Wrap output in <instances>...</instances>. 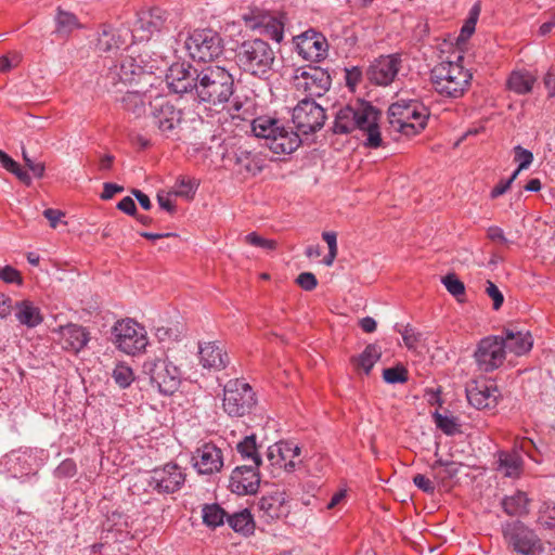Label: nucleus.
Here are the masks:
<instances>
[{"label": "nucleus", "instance_id": "nucleus-1", "mask_svg": "<svg viewBox=\"0 0 555 555\" xmlns=\"http://www.w3.org/2000/svg\"><path fill=\"white\" fill-rule=\"evenodd\" d=\"M166 81L172 92L189 93L194 102L216 112L225 107L235 90L232 74L218 65L199 69L190 63L177 62L169 67Z\"/></svg>", "mask_w": 555, "mask_h": 555}, {"label": "nucleus", "instance_id": "nucleus-2", "mask_svg": "<svg viewBox=\"0 0 555 555\" xmlns=\"http://www.w3.org/2000/svg\"><path fill=\"white\" fill-rule=\"evenodd\" d=\"M382 111L365 100H357L340 106L334 116L332 131L334 134H349L354 130L365 135L363 145L376 150L383 146L379 128Z\"/></svg>", "mask_w": 555, "mask_h": 555}, {"label": "nucleus", "instance_id": "nucleus-3", "mask_svg": "<svg viewBox=\"0 0 555 555\" xmlns=\"http://www.w3.org/2000/svg\"><path fill=\"white\" fill-rule=\"evenodd\" d=\"M235 62L245 74L259 79H268L273 72L275 52L263 39H248L237 46Z\"/></svg>", "mask_w": 555, "mask_h": 555}, {"label": "nucleus", "instance_id": "nucleus-4", "mask_svg": "<svg viewBox=\"0 0 555 555\" xmlns=\"http://www.w3.org/2000/svg\"><path fill=\"white\" fill-rule=\"evenodd\" d=\"M389 127L406 137L422 132L429 117L428 108L415 99H399L387 111Z\"/></svg>", "mask_w": 555, "mask_h": 555}, {"label": "nucleus", "instance_id": "nucleus-5", "mask_svg": "<svg viewBox=\"0 0 555 555\" xmlns=\"http://www.w3.org/2000/svg\"><path fill=\"white\" fill-rule=\"evenodd\" d=\"M473 75L457 62H441L431 70L435 90L444 98H462L470 86Z\"/></svg>", "mask_w": 555, "mask_h": 555}, {"label": "nucleus", "instance_id": "nucleus-6", "mask_svg": "<svg viewBox=\"0 0 555 555\" xmlns=\"http://www.w3.org/2000/svg\"><path fill=\"white\" fill-rule=\"evenodd\" d=\"M142 369L152 387L163 396H172L181 385V370L168 357L147 359Z\"/></svg>", "mask_w": 555, "mask_h": 555}, {"label": "nucleus", "instance_id": "nucleus-7", "mask_svg": "<svg viewBox=\"0 0 555 555\" xmlns=\"http://www.w3.org/2000/svg\"><path fill=\"white\" fill-rule=\"evenodd\" d=\"M257 402L256 392L244 379H230L223 387L222 408L230 417L251 414Z\"/></svg>", "mask_w": 555, "mask_h": 555}, {"label": "nucleus", "instance_id": "nucleus-8", "mask_svg": "<svg viewBox=\"0 0 555 555\" xmlns=\"http://www.w3.org/2000/svg\"><path fill=\"white\" fill-rule=\"evenodd\" d=\"M185 49L192 60L208 63L223 54L224 42L216 30L210 28L195 29L186 38Z\"/></svg>", "mask_w": 555, "mask_h": 555}, {"label": "nucleus", "instance_id": "nucleus-9", "mask_svg": "<svg viewBox=\"0 0 555 555\" xmlns=\"http://www.w3.org/2000/svg\"><path fill=\"white\" fill-rule=\"evenodd\" d=\"M502 534L508 548L520 555H541L544 550L538 534L520 520L502 525Z\"/></svg>", "mask_w": 555, "mask_h": 555}, {"label": "nucleus", "instance_id": "nucleus-10", "mask_svg": "<svg viewBox=\"0 0 555 555\" xmlns=\"http://www.w3.org/2000/svg\"><path fill=\"white\" fill-rule=\"evenodd\" d=\"M326 118L325 109L311 98L299 101L292 112V121L296 130L302 135L321 130Z\"/></svg>", "mask_w": 555, "mask_h": 555}, {"label": "nucleus", "instance_id": "nucleus-11", "mask_svg": "<svg viewBox=\"0 0 555 555\" xmlns=\"http://www.w3.org/2000/svg\"><path fill=\"white\" fill-rule=\"evenodd\" d=\"M112 340L120 351L127 354H135L144 350L147 345L144 328L132 319L120 320L114 324Z\"/></svg>", "mask_w": 555, "mask_h": 555}, {"label": "nucleus", "instance_id": "nucleus-12", "mask_svg": "<svg viewBox=\"0 0 555 555\" xmlns=\"http://www.w3.org/2000/svg\"><path fill=\"white\" fill-rule=\"evenodd\" d=\"M151 124L157 128L162 134L169 138L175 129L182 121V112L178 109L165 95L155 96L150 101Z\"/></svg>", "mask_w": 555, "mask_h": 555}, {"label": "nucleus", "instance_id": "nucleus-13", "mask_svg": "<svg viewBox=\"0 0 555 555\" xmlns=\"http://www.w3.org/2000/svg\"><path fill=\"white\" fill-rule=\"evenodd\" d=\"M475 362L479 371L491 373L503 365L506 353L504 343L499 335L483 337L477 344L474 352Z\"/></svg>", "mask_w": 555, "mask_h": 555}, {"label": "nucleus", "instance_id": "nucleus-14", "mask_svg": "<svg viewBox=\"0 0 555 555\" xmlns=\"http://www.w3.org/2000/svg\"><path fill=\"white\" fill-rule=\"evenodd\" d=\"M186 475L176 463H167L150 472L147 485L158 494L178 492L185 482Z\"/></svg>", "mask_w": 555, "mask_h": 555}, {"label": "nucleus", "instance_id": "nucleus-15", "mask_svg": "<svg viewBox=\"0 0 555 555\" xmlns=\"http://www.w3.org/2000/svg\"><path fill=\"white\" fill-rule=\"evenodd\" d=\"M222 160L225 166H231L237 175L244 178L257 176L264 167L262 157L244 146L225 149L222 153Z\"/></svg>", "mask_w": 555, "mask_h": 555}, {"label": "nucleus", "instance_id": "nucleus-16", "mask_svg": "<svg viewBox=\"0 0 555 555\" xmlns=\"http://www.w3.org/2000/svg\"><path fill=\"white\" fill-rule=\"evenodd\" d=\"M152 66L143 64L141 56L133 57L127 55L122 57L119 65L109 72V77L113 83L121 82L124 85H131L132 82L152 86Z\"/></svg>", "mask_w": 555, "mask_h": 555}, {"label": "nucleus", "instance_id": "nucleus-17", "mask_svg": "<svg viewBox=\"0 0 555 555\" xmlns=\"http://www.w3.org/2000/svg\"><path fill=\"white\" fill-rule=\"evenodd\" d=\"M169 12L154 7L141 11L133 27V37L140 41L150 40L153 35L169 30Z\"/></svg>", "mask_w": 555, "mask_h": 555}, {"label": "nucleus", "instance_id": "nucleus-18", "mask_svg": "<svg viewBox=\"0 0 555 555\" xmlns=\"http://www.w3.org/2000/svg\"><path fill=\"white\" fill-rule=\"evenodd\" d=\"M401 64L400 53L380 55L369 65L365 77L373 85L387 87L393 82Z\"/></svg>", "mask_w": 555, "mask_h": 555}, {"label": "nucleus", "instance_id": "nucleus-19", "mask_svg": "<svg viewBox=\"0 0 555 555\" xmlns=\"http://www.w3.org/2000/svg\"><path fill=\"white\" fill-rule=\"evenodd\" d=\"M260 520L271 524L282 517H286L289 513L287 505V494L283 490H274L263 494L253 505Z\"/></svg>", "mask_w": 555, "mask_h": 555}, {"label": "nucleus", "instance_id": "nucleus-20", "mask_svg": "<svg viewBox=\"0 0 555 555\" xmlns=\"http://www.w3.org/2000/svg\"><path fill=\"white\" fill-rule=\"evenodd\" d=\"M297 53L306 61L320 62L327 56L328 43L325 36L313 28L294 37Z\"/></svg>", "mask_w": 555, "mask_h": 555}, {"label": "nucleus", "instance_id": "nucleus-21", "mask_svg": "<svg viewBox=\"0 0 555 555\" xmlns=\"http://www.w3.org/2000/svg\"><path fill=\"white\" fill-rule=\"evenodd\" d=\"M246 25L251 29H262V34L270 37L276 42H281L284 38V25L286 16L281 13L279 16L270 14L255 13L245 14L243 16Z\"/></svg>", "mask_w": 555, "mask_h": 555}, {"label": "nucleus", "instance_id": "nucleus-22", "mask_svg": "<svg viewBox=\"0 0 555 555\" xmlns=\"http://www.w3.org/2000/svg\"><path fill=\"white\" fill-rule=\"evenodd\" d=\"M260 486L258 466L242 465L235 467L230 476V489L238 495L254 494Z\"/></svg>", "mask_w": 555, "mask_h": 555}, {"label": "nucleus", "instance_id": "nucleus-23", "mask_svg": "<svg viewBox=\"0 0 555 555\" xmlns=\"http://www.w3.org/2000/svg\"><path fill=\"white\" fill-rule=\"evenodd\" d=\"M499 337L504 343L505 353L509 352L516 357L527 354L533 346L530 332L518 330L515 325L503 327Z\"/></svg>", "mask_w": 555, "mask_h": 555}, {"label": "nucleus", "instance_id": "nucleus-24", "mask_svg": "<svg viewBox=\"0 0 555 555\" xmlns=\"http://www.w3.org/2000/svg\"><path fill=\"white\" fill-rule=\"evenodd\" d=\"M194 467L201 475L218 473L223 467L221 449L214 443H205L198 448L193 456Z\"/></svg>", "mask_w": 555, "mask_h": 555}, {"label": "nucleus", "instance_id": "nucleus-25", "mask_svg": "<svg viewBox=\"0 0 555 555\" xmlns=\"http://www.w3.org/2000/svg\"><path fill=\"white\" fill-rule=\"evenodd\" d=\"M498 387L473 380L466 386L468 403L477 410L493 409L496 405Z\"/></svg>", "mask_w": 555, "mask_h": 555}, {"label": "nucleus", "instance_id": "nucleus-26", "mask_svg": "<svg viewBox=\"0 0 555 555\" xmlns=\"http://www.w3.org/2000/svg\"><path fill=\"white\" fill-rule=\"evenodd\" d=\"M297 78L304 80L302 88L310 96H322L331 87L332 78L326 69L318 66H309L299 69Z\"/></svg>", "mask_w": 555, "mask_h": 555}, {"label": "nucleus", "instance_id": "nucleus-27", "mask_svg": "<svg viewBox=\"0 0 555 555\" xmlns=\"http://www.w3.org/2000/svg\"><path fill=\"white\" fill-rule=\"evenodd\" d=\"M199 363L204 369L221 371L230 362L223 347L217 341H208L198 345Z\"/></svg>", "mask_w": 555, "mask_h": 555}, {"label": "nucleus", "instance_id": "nucleus-28", "mask_svg": "<svg viewBox=\"0 0 555 555\" xmlns=\"http://www.w3.org/2000/svg\"><path fill=\"white\" fill-rule=\"evenodd\" d=\"M288 451H293V457L300 455L301 449L291 441H280L270 446L267 450V459L271 466L284 467L286 472H293L296 467V463L293 460L287 461L289 454Z\"/></svg>", "mask_w": 555, "mask_h": 555}, {"label": "nucleus", "instance_id": "nucleus-29", "mask_svg": "<svg viewBox=\"0 0 555 555\" xmlns=\"http://www.w3.org/2000/svg\"><path fill=\"white\" fill-rule=\"evenodd\" d=\"M496 470L507 478H520L524 473V460L517 447L496 452Z\"/></svg>", "mask_w": 555, "mask_h": 555}, {"label": "nucleus", "instance_id": "nucleus-30", "mask_svg": "<svg viewBox=\"0 0 555 555\" xmlns=\"http://www.w3.org/2000/svg\"><path fill=\"white\" fill-rule=\"evenodd\" d=\"M301 144L300 133L298 131L287 130L283 125L271 135L267 143L268 147L275 154H291Z\"/></svg>", "mask_w": 555, "mask_h": 555}, {"label": "nucleus", "instance_id": "nucleus-31", "mask_svg": "<svg viewBox=\"0 0 555 555\" xmlns=\"http://www.w3.org/2000/svg\"><path fill=\"white\" fill-rule=\"evenodd\" d=\"M62 346L67 351L79 352L90 340V333L78 324H68L61 327Z\"/></svg>", "mask_w": 555, "mask_h": 555}, {"label": "nucleus", "instance_id": "nucleus-32", "mask_svg": "<svg viewBox=\"0 0 555 555\" xmlns=\"http://www.w3.org/2000/svg\"><path fill=\"white\" fill-rule=\"evenodd\" d=\"M13 310L18 324L27 328H35L43 322L40 308L29 299L16 301L13 305Z\"/></svg>", "mask_w": 555, "mask_h": 555}, {"label": "nucleus", "instance_id": "nucleus-33", "mask_svg": "<svg viewBox=\"0 0 555 555\" xmlns=\"http://www.w3.org/2000/svg\"><path fill=\"white\" fill-rule=\"evenodd\" d=\"M530 503L528 494L525 491L517 490L511 495H505L501 501V506L508 516H527L530 513Z\"/></svg>", "mask_w": 555, "mask_h": 555}, {"label": "nucleus", "instance_id": "nucleus-34", "mask_svg": "<svg viewBox=\"0 0 555 555\" xmlns=\"http://www.w3.org/2000/svg\"><path fill=\"white\" fill-rule=\"evenodd\" d=\"M462 463L455 461L436 460L431 465L433 477L438 486L448 487L450 481L457 476Z\"/></svg>", "mask_w": 555, "mask_h": 555}, {"label": "nucleus", "instance_id": "nucleus-35", "mask_svg": "<svg viewBox=\"0 0 555 555\" xmlns=\"http://www.w3.org/2000/svg\"><path fill=\"white\" fill-rule=\"evenodd\" d=\"M537 77L528 70H513L506 81L507 89L518 95L532 91Z\"/></svg>", "mask_w": 555, "mask_h": 555}, {"label": "nucleus", "instance_id": "nucleus-36", "mask_svg": "<svg viewBox=\"0 0 555 555\" xmlns=\"http://www.w3.org/2000/svg\"><path fill=\"white\" fill-rule=\"evenodd\" d=\"M125 41L118 31L109 24H101L96 47L102 52H111L119 49Z\"/></svg>", "mask_w": 555, "mask_h": 555}, {"label": "nucleus", "instance_id": "nucleus-37", "mask_svg": "<svg viewBox=\"0 0 555 555\" xmlns=\"http://www.w3.org/2000/svg\"><path fill=\"white\" fill-rule=\"evenodd\" d=\"M260 446L257 443V436L255 434L247 435L236 444V451L241 455L242 460L250 461V466L260 467L262 463L261 455L259 453Z\"/></svg>", "mask_w": 555, "mask_h": 555}, {"label": "nucleus", "instance_id": "nucleus-38", "mask_svg": "<svg viewBox=\"0 0 555 555\" xmlns=\"http://www.w3.org/2000/svg\"><path fill=\"white\" fill-rule=\"evenodd\" d=\"M380 357V348L376 344H369L358 357L351 358V363L356 369H361L365 375H369Z\"/></svg>", "mask_w": 555, "mask_h": 555}, {"label": "nucleus", "instance_id": "nucleus-39", "mask_svg": "<svg viewBox=\"0 0 555 555\" xmlns=\"http://www.w3.org/2000/svg\"><path fill=\"white\" fill-rule=\"evenodd\" d=\"M227 521L235 532L245 537L253 534L255 531V520L247 508L229 515Z\"/></svg>", "mask_w": 555, "mask_h": 555}, {"label": "nucleus", "instance_id": "nucleus-40", "mask_svg": "<svg viewBox=\"0 0 555 555\" xmlns=\"http://www.w3.org/2000/svg\"><path fill=\"white\" fill-rule=\"evenodd\" d=\"M55 33L60 36H69L75 29L82 28L78 17L69 12L63 10L61 7L56 9L55 14Z\"/></svg>", "mask_w": 555, "mask_h": 555}, {"label": "nucleus", "instance_id": "nucleus-41", "mask_svg": "<svg viewBox=\"0 0 555 555\" xmlns=\"http://www.w3.org/2000/svg\"><path fill=\"white\" fill-rule=\"evenodd\" d=\"M145 98L146 91L144 89H134L126 90L119 101L126 111L139 116L144 112Z\"/></svg>", "mask_w": 555, "mask_h": 555}, {"label": "nucleus", "instance_id": "nucleus-42", "mask_svg": "<svg viewBox=\"0 0 555 555\" xmlns=\"http://www.w3.org/2000/svg\"><path fill=\"white\" fill-rule=\"evenodd\" d=\"M280 126L279 120L267 116H260L253 120L251 129L256 137L266 139L268 143L271 135L278 131Z\"/></svg>", "mask_w": 555, "mask_h": 555}, {"label": "nucleus", "instance_id": "nucleus-43", "mask_svg": "<svg viewBox=\"0 0 555 555\" xmlns=\"http://www.w3.org/2000/svg\"><path fill=\"white\" fill-rule=\"evenodd\" d=\"M227 512L218 504H206L203 508V522L209 528H217L228 518Z\"/></svg>", "mask_w": 555, "mask_h": 555}, {"label": "nucleus", "instance_id": "nucleus-44", "mask_svg": "<svg viewBox=\"0 0 555 555\" xmlns=\"http://www.w3.org/2000/svg\"><path fill=\"white\" fill-rule=\"evenodd\" d=\"M538 524L545 529L555 530V502L543 501L538 511Z\"/></svg>", "mask_w": 555, "mask_h": 555}, {"label": "nucleus", "instance_id": "nucleus-45", "mask_svg": "<svg viewBox=\"0 0 555 555\" xmlns=\"http://www.w3.org/2000/svg\"><path fill=\"white\" fill-rule=\"evenodd\" d=\"M434 422L438 429H440L447 436H453L459 433L460 424L457 418L454 416H448L435 411L433 413Z\"/></svg>", "mask_w": 555, "mask_h": 555}, {"label": "nucleus", "instance_id": "nucleus-46", "mask_svg": "<svg viewBox=\"0 0 555 555\" xmlns=\"http://www.w3.org/2000/svg\"><path fill=\"white\" fill-rule=\"evenodd\" d=\"M481 7L476 2L469 10L468 16L461 28L459 36L460 41H466L475 31L478 17L480 15Z\"/></svg>", "mask_w": 555, "mask_h": 555}, {"label": "nucleus", "instance_id": "nucleus-47", "mask_svg": "<svg viewBox=\"0 0 555 555\" xmlns=\"http://www.w3.org/2000/svg\"><path fill=\"white\" fill-rule=\"evenodd\" d=\"M383 379L390 385L404 384L409 380V371L403 364L398 363L383 370Z\"/></svg>", "mask_w": 555, "mask_h": 555}, {"label": "nucleus", "instance_id": "nucleus-48", "mask_svg": "<svg viewBox=\"0 0 555 555\" xmlns=\"http://www.w3.org/2000/svg\"><path fill=\"white\" fill-rule=\"evenodd\" d=\"M112 377L120 388L129 387L134 380V374L130 366L125 363H118L113 370Z\"/></svg>", "mask_w": 555, "mask_h": 555}, {"label": "nucleus", "instance_id": "nucleus-49", "mask_svg": "<svg viewBox=\"0 0 555 555\" xmlns=\"http://www.w3.org/2000/svg\"><path fill=\"white\" fill-rule=\"evenodd\" d=\"M442 284L446 286L448 292L456 297L460 301V296L465 295V285L454 273H449L442 278Z\"/></svg>", "mask_w": 555, "mask_h": 555}, {"label": "nucleus", "instance_id": "nucleus-50", "mask_svg": "<svg viewBox=\"0 0 555 555\" xmlns=\"http://www.w3.org/2000/svg\"><path fill=\"white\" fill-rule=\"evenodd\" d=\"M77 470L76 462L73 459H65L54 469L53 475L57 479L73 478Z\"/></svg>", "mask_w": 555, "mask_h": 555}, {"label": "nucleus", "instance_id": "nucleus-51", "mask_svg": "<svg viewBox=\"0 0 555 555\" xmlns=\"http://www.w3.org/2000/svg\"><path fill=\"white\" fill-rule=\"evenodd\" d=\"M245 243L267 250H274L278 247L276 241L264 238L256 232L248 233L245 236Z\"/></svg>", "mask_w": 555, "mask_h": 555}, {"label": "nucleus", "instance_id": "nucleus-52", "mask_svg": "<svg viewBox=\"0 0 555 555\" xmlns=\"http://www.w3.org/2000/svg\"><path fill=\"white\" fill-rule=\"evenodd\" d=\"M514 160L518 163V171H522L532 164L533 154L531 151L517 145L514 147Z\"/></svg>", "mask_w": 555, "mask_h": 555}, {"label": "nucleus", "instance_id": "nucleus-53", "mask_svg": "<svg viewBox=\"0 0 555 555\" xmlns=\"http://www.w3.org/2000/svg\"><path fill=\"white\" fill-rule=\"evenodd\" d=\"M363 79V72L359 66H352L350 68H345V82L347 88L354 92L358 85Z\"/></svg>", "mask_w": 555, "mask_h": 555}, {"label": "nucleus", "instance_id": "nucleus-54", "mask_svg": "<svg viewBox=\"0 0 555 555\" xmlns=\"http://www.w3.org/2000/svg\"><path fill=\"white\" fill-rule=\"evenodd\" d=\"M486 294L493 301L492 308L494 310H499L504 302V296L502 292L499 289V287L490 280H487L486 282Z\"/></svg>", "mask_w": 555, "mask_h": 555}, {"label": "nucleus", "instance_id": "nucleus-55", "mask_svg": "<svg viewBox=\"0 0 555 555\" xmlns=\"http://www.w3.org/2000/svg\"><path fill=\"white\" fill-rule=\"evenodd\" d=\"M413 483L426 494H434L436 490V481L423 474H416L413 477Z\"/></svg>", "mask_w": 555, "mask_h": 555}, {"label": "nucleus", "instance_id": "nucleus-56", "mask_svg": "<svg viewBox=\"0 0 555 555\" xmlns=\"http://www.w3.org/2000/svg\"><path fill=\"white\" fill-rule=\"evenodd\" d=\"M0 280L10 284H23V276L21 272L11 266H5L0 270Z\"/></svg>", "mask_w": 555, "mask_h": 555}, {"label": "nucleus", "instance_id": "nucleus-57", "mask_svg": "<svg viewBox=\"0 0 555 555\" xmlns=\"http://www.w3.org/2000/svg\"><path fill=\"white\" fill-rule=\"evenodd\" d=\"M296 283L305 291H313L318 285V280L315 275L311 272H302L297 279Z\"/></svg>", "mask_w": 555, "mask_h": 555}, {"label": "nucleus", "instance_id": "nucleus-58", "mask_svg": "<svg viewBox=\"0 0 555 555\" xmlns=\"http://www.w3.org/2000/svg\"><path fill=\"white\" fill-rule=\"evenodd\" d=\"M117 209L125 212L128 216H137V206L134 201L130 196L124 197L118 204Z\"/></svg>", "mask_w": 555, "mask_h": 555}, {"label": "nucleus", "instance_id": "nucleus-59", "mask_svg": "<svg viewBox=\"0 0 555 555\" xmlns=\"http://www.w3.org/2000/svg\"><path fill=\"white\" fill-rule=\"evenodd\" d=\"M124 191V186L112 183V182H105L103 184V192L101 194V199L108 201L111 199L116 193H121Z\"/></svg>", "mask_w": 555, "mask_h": 555}, {"label": "nucleus", "instance_id": "nucleus-60", "mask_svg": "<svg viewBox=\"0 0 555 555\" xmlns=\"http://www.w3.org/2000/svg\"><path fill=\"white\" fill-rule=\"evenodd\" d=\"M487 236L492 242H498L501 244H507L508 240L504 235L503 230L498 225H492L487 230Z\"/></svg>", "mask_w": 555, "mask_h": 555}, {"label": "nucleus", "instance_id": "nucleus-61", "mask_svg": "<svg viewBox=\"0 0 555 555\" xmlns=\"http://www.w3.org/2000/svg\"><path fill=\"white\" fill-rule=\"evenodd\" d=\"M12 310V299L8 295L0 293V319H5L7 317H9Z\"/></svg>", "mask_w": 555, "mask_h": 555}, {"label": "nucleus", "instance_id": "nucleus-62", "mask_svg": "<svg viewBox=\"0 0 555 555\" xmlns=\"http://www.w3.org/2000/svg\"><path fill=\"white\" fill-rule=\"evenodd\" d=\"M511 186H512L511 180H507V179L500 180L499 183L494 188H492V190L490 191V195H489L490 198L495 199L499 196H502L511 189Z\"/></svg>", "mask_w": 555, "mask_h": 555}, {"label": "nucleus", "instance_id": "nucleus-63", "mask_svg": "<svg viewBox=\"0 0 555 555\" xmlns=\"http://www.w3.org/2000/svg\"><path fill=\"white\" fill-rule=\"evenodd\" d=\"M155 335L159 340H166V339L177 340L179 337V332H178V330H173L171 327L160 326V327L156 328Z\"/></svg>", "mask_w": 555, "mask_h": 555}, {"label": "nucleus", "instance_id": "nucleus-64", "mask_svg": "<svg viewBox=\"0 0 555 555\" xmlns=\"http://www.w3.org/2000/svg\"><path fill=\"white\" fill-rule=\"evenodd\" d=\"M545 88L548 90V96H555V66L550 67L543 78Z\"/></svg>", "mask_w": 555, "mask_h": 555}]
</instances>
